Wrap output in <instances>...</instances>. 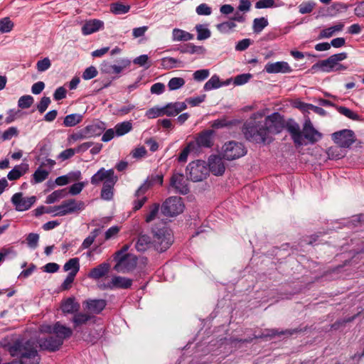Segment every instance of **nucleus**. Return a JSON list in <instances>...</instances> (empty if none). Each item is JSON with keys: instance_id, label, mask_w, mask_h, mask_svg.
I'll list each match as a JSON object with an SVG mask.
<instances>
[{"instance_id": "nucleus-1", "label": "nucleus", "mask_w": 364, "mask_h": 364, "mask_svg": "<svg viewBox=\"0 0 364 364\" xmlns=\"http://www.w3.org/2000/svg\"><path fill=\"white\" fill-rule=\"evenodd\" d=\"M63 344L61 338L51 335L39 339L38 343L32 339L16 340L8 346V351L12 357L19 360V364H39L38 346L42 350L55 352Z\"/></svg>"}, {"instance_id": "nucleus-2", "label": "nucleus", "mask_w": 364, "mask_h": 364, "mask_svg": "<svg viewBox=\"0 0 364 364\" xmlns=\"http://www.w3.org/2000/svg\"><path fill=\"white\" fill-rule=\"evenodd\" d=\"M287 129L296 147L304 144L303 136L311 144L316 143L322 138V134L314 127L309 118L305 120L302 132L299 124L293 120L287 122Z\"/></svg>"}, {"instance_id": "nucleus-3", "label": "nucleus", "mask_w": 364, "mask_h": 364, "mask_svg": "<svg viewBox=\"0 0 364 364\" xmlns=\"http://www.w3.org/2000/svg\"><path fill=\"white\" fill-rule=\"evenodd\" d=\"M117 179V176L114 175V171L112 168L106 170L105 168H101L91 177L90 182L95 186H98L102 183L101 198L104 200H109L113 197L114 186Z\"/></svg>"}, {"instance_id": "nucleus-4", "label": "nucleus", "mask_w": 364, "mask_h": 364, "mask_svg": "<svg viewBox=\"0 0 364 364\" xmlns=\"http://www.w3.org/2000/svg\"><path fill=\"white\" fill-rule=\"evenodd\" d=\"M242 133L250 141L264 143L268 139L264 124L256 121L246 122L242 127Z\"/></svg>"}, {"instance_id": "nucleus-5", "label": "nucleus", "mask_w": 364, "mask_h": 364, "mask_svg": "<svg viewBox=\"0 0 364 364\" xmlns=\"http://www.w3.org/2000/svg\"><path fill=\"white\" fill-rule=\"evenodd\" d=\"M153 247L159 252L166 251L173 242V235L170 229L166 227L153 228Z\"/></svg>"}, {"instance_id": "nucleus-6", "label": "nucleus", "mask_w": 364, "mask_h": 364, "mask_svg": "<svg viewBox=\"0 0 364 364\" xmlns=\"http://www.w3.org/2000/svg\"><path fill=\"white\" fill-rule=\"evenodd\" d=\"M209 174V171L205 161L196 160L188 164L186 167L188 178L194 182L202 181Z\"/></svg>"}, {"instance_id": "nucleus-7", "label": "nucleus", "mask_w": 364, "mask_h": 364, "mask_svg": "<svg viewBox=\"0 0 364 364\" xmlns=\"http://www.w3.org/2000/svg\"><path fill=\"white\" fill-rule=\"evenodd\" d=\"M247 154L245 145L238 141H230L225 142L222 147L221 155L228 161H233L244 156Z\"/></svg>"}, {"instance_id": "nucleus-8", "label": "nucleus", "mask_w": 364, "mask_h": 364, "mask_svg": "<svg viewBox=\"0 0 364 364\" xmlns=\"http://www.w3.org/2000/svg\"><path fill=\"white\" fill-rule=\"evenodd\" d=\"M185 205L178 196H171L166 199L161 205V213L165 216L173 217L183 213Z\"/></svg>"}, {"instance_id": "nucleus-9", "label": "nucleus", "mask_w": 364, "mask_h": 364, "mask_svg": "<svg viewBox=\"0 0 364 364\" xmlns=\"http://www.w3.org/2000/svg\"><path fill=\"white\" fill-rule=\"evenodd\" d=\"M302 330L301 328H294V329H286L284 331H279V329L272 328V329H264L261 334L254 335L253 337H249L245 339H240V342L242 343H250L253 339L256 338H274L275 336H291L294 333L301 332Z\"/></svg>"}, {"instance_id": "nucleus-10", "label": "nucleus", "mask_w": 364, "mask_h": 364, "mask_svg": "<svg viewBox=\"0 0 364 364\" xmlns=\"http://www.w3.org/2000/svg\"><path fill=\"white\" fill-rule=\"evenodd\" d=\"M84 202L75 199H68L63 201L59 205H55V210H58L55 215L63 216L84 210Z\"/></svg>"}, {"instance_id": "nucleus-11", "label": "nucleus", "mask_w": 364, "mask_h": 364, "mask_svg": "<svg viewBox=\"0 0 364 364\" xmlns=\"http://www.w3.org/2000/svg\"><path fill=\"white\" fill-rule=\"evenodd\" d=\"M264 129H267V135L269 134H277L282 131L284 127V120L279 112H274L267 116L264 122Z\"/></svg>"}, {"instance_id": "nucleus-12", "label": "nucleus", "mask_w": 364, "mask_h": 364, "mask_svg": "<svg viewBox=\"0 0 364 364\" xmlns=\"http://www.w3.org/2000/svg\"><path fill=\"white\" fill-rule=\"evenodd\" d=\"M333 141L342 148H349L355 141L354 132L350 129H343L332 134Z\"/></svg>"}, {"instance_id": "nucleus-13", "label": "nucleus", "mask_w": 364, "mask_h": 364, "mask_svg": "<svg viewBox=\"0 0 364 364\" xmlns=\"http://www.w3.org/2000/svg\"><path fill=\"white\" fill-rule=\"evenodd\" d=\"M215 132L213 129H204L197 134L193 141L195 149L198 148H211L214 144Z\"/></svg>"}, {"instance_id": "nucleus-14", "label": "nucleus", "mask_w": 364, "mask_h": 364, "mask_svg": "<svg viewBox=\"0 0 364 364\" xmlns=\"http://www.w3.org/2000/svg\"><path fill=\"white\" fill-rule=\"evenodd\" d=\"M138 259L133 255H124L114 267L118 272L129 273L133 271L137 265Z\"/></svg>"}, {"instance_id": "nucleus-15", "label": "nucleus", "mask_w": 364, "mask_h": 364, "mask_svg": "<svg viewBox=\"0 0 364 364\" xmlns=\"http://www.w3.org/2000/svg\"><path fill=\"white\" fill-rule=\"evenodd\" d=\"M11 202L18 211L28 210L36 202V197L23 198L22 193H16L11 198Z\"/></svg>"}, {"instance_id": "nucleus-16", "label": "nucleus", "mask_w": 364, "mask_h": 364, "mask_svg": "<svg viewBox=\"0 0 364 364\" xmlns=\"http://www.w3.org/2000/svg\"><path fill=\"white\" fill-rule=\"evenodd\" d=\"M223 156L211 155L208 159V171L215 176H222L225 171V166L223 161Z\"/></svg>"}, {"instance_id": "nucleus-17", "label": "nucleus", "mask_w": 364, "mask_h": 364, "mask_svg": "<svg viewBox=\"0 0 364 364\" xmlns=\"http://www.w3.org/2000/svg\"><path fill=\"white\" fill-rule=\"evenodd\" d=\"M170 185L176 192L186 195L189 192V188L183 173H174L170 180Z\"/></svg>"}, {"instance_id": "nucleus-18", "label": "nucleus", "mask_w": 364, "mask_h": 364, "mask_svg": "<svg viewBox=\"0 0 364 364\" xmlns=\"http://www.w3.org/2000/svg\"><path fill=\"white\" fill-rule=\"evenodd\" d=\"M85 309L92 314H100L107 306L105 299H87L83 302Z\"/></svg>"}, {"instance_id": "nucleus-19", "label": "nucleus", "mask_w": 364, "mask_h": 364, "mask_svg": "<svg viewBox=\"0 0 364 364\" xmlns=\"http://www.w3.org/2000/svg\"><path fill=\"white\" fill-rule=\"evenodd\" d=\"M132 280L129 278L114 276L111 281L105 285V289H112L114 288L127 289L131 287Z\"/></svg>"}, {"instance_id": "nucleus-20", "label": "nucleus", "mask_w": 364, "mask_h": 364, "mask_svg": "<svg viewBox=\"0 0 364 364\" xmlns=\"http://www.w3.org/2000/svg\"><path fill=\"white\" fill-rule=\"evenodd\" d=\"M264 70L268 73H288L291 71V68L287 62L279 61L268 63L264 67Z\"/></svg>"}, {"instance_id": "nucleus-21", "label": "nucleus", "mask_w": 364, "mask_h": 364, "mask_svg": "<svg viewBox=\"0 0 364 364\" xmlns=\"http://www.w3.org/2000/svg\"><path fill=\"white\" fill-rule=\"evenodd\" d=\"M110 269V264L103 262L92 268L88 273V277L93 279H99L108 274Z\"/></svg>"}, {"instance_id": "nucleus-22", "label": "nucleus", "mask_w": 364, "mask_h": 364, "mask_svg": "<svg viewBox=\"0 0 364 364\" xmlns=\"http://www.w3.org/2000/svg\"><path fill=\"white\" fill-rule=\"evenodd\" d=\"M164 107V114L168 117H175L181 111L186 109L187 105L185 102H177L168 103Z\"/></svg>"}, {"instance_id": "nucleus-23", "label": "nucleus", "mask_w": 364, "mask_h": 364, "mask_svg": "<svg viewBox=\"0 0 364 364\" xmlns=\"http://www.w3.org/2000/svg\"><path fill=\"white\" fill-rule=\"evenodd\" d=\"M52 332L55 334L54 336L61 338L63 342L65 339L69 338L73 334L70 328L62 325L60 322H56L53 325Z\"/></svg>"}, {"instance_id": "nucleus-24", "label": "nucleus", "mask_w": 364, "mask_h": 364, "mask_svg": "<svg viewBox=\"0 0 364 364\" xmlns=\"http://www.w3.org/2000/svg\"><path fill=\"white\" fill-rule=\"evenodd\" d=\"M60 309L64 314H74L79 311L80 304L74 297H68L61 301Z\"/></svg>"}, {"instance_id": "nucleus-25", "label": "nucleus", "mask_w": 364, "mask_h": 364, "mask_svg": "<svg viewBox=\"0 0 364 364\" xmlns=\"http://www.w3.org/2000/svg\"><path fill=\"white\" fill-rule=\"evenodd\" d=\"M103 26L104 23L102 21L97 19L90 20L85 22L82 26V33L85 36L90 35L102 28Z\"/></svg>"}, {"instance_id": "nucleus-26", "label": "nucleus", "mask_w": 364, "mask_h": 364, "mask_svg": "<svg viewBox=\"0 0 364 364\" xmlns=\"http://www.w3.org/2000/svg\"><path fill=\"white\" fill-rule=\"evenodd\" d=\"M181 53L198 54L203 55L205 53V48L200 46H195L193 43H186L175 49Z\"/></svg>"}, {"instance_id": "nucleus-27", "label": "nucleus", "mask_w": 364, "mask_h": 364, "mask_svg": "<svg viewBox=\"0 0 364 364\" xmlns=\"http://www.w3.org/2000/svg\"><path fill=\"white\" fill-rule=\"evenodd\" d=\"M153 246V239L147 235H139L135 244V248L138 252H144L151 246Z\"/></svg>"}, {"instance_id": "nucleus-28", "label": "nucleus", "mask_w": 364, "mask_h": 364, "mask_svg": "<svg viewBox=\"0 0 364 364\" xmlns=\"http://www.w3.org/2000/svg\"><path fill=\"white\" fill-rule=\"evenodd\" d=\"M88 138L100 136L105 129V125L103 122H100L97 124L87 125L85 128Z\"/></svg>"}, {"instance_id": "nucleus-29", "label": "nucleus", "mask_w": 364, "mask_h": 364, "mask_svg": "<svg viewBox=\"0 0 364 364\" xmlns=\"http://www.w3.org/2000/svg\"><path fill=\"white\" fill-rule=\"evenodd\" d=\"M337 65L338 62L336 61L333 55H331L326 60H321L316 64V66H318L322 71L327 73L334 71Z\"/></svg>"}, {"instance_id": "nucleus-30", "label": "nucleus", "mask_w": 364, "mask_h": 364, "mask_svg": "<svg viewBox=\"0 0 364 364\" xmlns=\"http://www.w3.org/2000/svg\"><path fill=\"white\" fill-rule=\"evenodd\" d=\"M92 318V316L88 314L76 312L73 317L72 321L73 323L74 328H77L82 325L86 324L88 321Z\"/></svg>"}, {"instance_id": "nucleus-31", "label": "nucleus", "mask_w": 364, "mask_h": 364, "mask_svg": "<svg viewBox=\"0 0 364 364\" xmlns=\"http://www.w3.org/2000/svg\"><path fill=\"white\" fill-rule=\"evenodd\" d=\"M193 35L179 28L173 30V39L177 41H188L193 39Z\"/></svg>"}, {"instance_id": "nucleus-32", "label": "nucleus", "mask_w": 364, "mask_h": 364, "mask_svg": "<svg viewBox=\"0 0 364 364\" xmlns=\"http://www.w3.org/2000/svg\"><path fill=\"white\" fill-rule=\"evenodd\" d=\"M181 63V60L171 57H165L161 59V66L165 70L180 67Z\"/></svg>"}, {"instance_id": "nucleus-33", "label": "nucleus", "mask_w": 364, "mask_h": 364, "mask_svg": "<svg viewBox=\"0 0 364 364\" xmlns=\"http://www.w3.org/2000/svg\"><path fill=\"white\" fill-rule=\"evenodd\" d=\"M65 272L70 271L69 273H74L77 275L80 270V262L77 257L70 259L63 266Z\"/></svg>"}, {"instance_id": "nucleus-34", "label": "nucleus", "mask_w": 364, "mask_h": 364, "mask_svg": "<svg viewBox=\"0 0 364 364\" xmlns=\"http://www.w3.org/2000/svg\"><path fill=\"white\" fill-rule=\"evenodd\" d=\"M132 129V124L130 122H123L118 123L114 127L116 136H120L129 132Z\"/></svg>"}, {"instance_id": "nucleus-35", "label": "nucleus", "mask_w": 364, "mask_h": 364, "mask_svg": "<svg viewBox=\"0 0 364 364\" xmlns=\"http://www.w3.org/2000/svg\"><path fill=\"white\" fill-rule=\"evenodd\" d=\"M268 24V20L264 17L255 18L252 23L253 32L259 33Z\"/></svg>"}, {"instance_id": "nucleus-36", "label": "nucleus", "mask_w": 364, "mask_h": 364, "mask_svg": "<svg viewBox=\"0 0 364 364\" xmlns=\"http://www.w3.org/2000/svg\"><path fill=\"white\" fill-rule=\"evenodd\" d=\"M101 229L100 228H96L93 230L88 237H87L84 241L82 242L81 245V249L85 250L88 247H90L92 244L94 242L96 237L100 234Z\"/></svg>"}, {"instance_id": "nucleus-37", "label": "nucleus", "mask_w": 364, "mask_h": 364, "mask_svg": "<svg viewBox=\"0 0 364 364\" xmlns=\"http://www.w3.org/2000/svg\"><path fill=\"white\" fill-rule=\"evenodd\" d=\"M82 120V116L79 114H71L64 118L63 124L65 127H74Z\"/></svg>"}, {"instance_id": "nucleus-38", "label": "nucleus", "mask_w": 364, "mask_h": 364, "mask_svg": "<svg viewBox=\"0 0 364 364\" xmlns=\"http://www.w3.org/2000/svg\"><path fill=\"white\" fill-rule=\"evenodd\" d=\"M67 194L68 191L66 188L55 191L47 197L46 203L48 204L53 203L60 198L65 197Z\"/></svg>"}, {"instance_id": "nucleus-39", "label": "nucleus", "mask_w": 364, "mask_h": 364, "mask_svg": "<svg viewBox=\"0 0 364 364\" xmlns=\"http://www.w3.org/2000/svg\"><path fill=\"white\" fill-rule=\"evenodd\" d=\"M129 9V5H124L121 2L112 3L110 5V10L114 14H124L127 13Z\"/></svg>"}, {"instance_id": "nucleus-40", "label": "nucleus", "mask_w": 364, "mask_h": 364, "mask_svg": "<svg viewBox=\"0 0 364 364\" xmlns=\"http://www.w3.org/2000/svg\"><path fill=\"white\" fill-rule=\"evenodd\" d=\"M234 121L228 120L226 117L218 119L211 123L213 129H218L224 127H229L235 124Z\"/></svg>"}, {"instance_id": "nucleus-41", "label": "nucleus", "mask_w": 364, "mask_h": 364, "mask_svg": "<svg viewBox=\"0 0 364 364\" xmlns=\"http://www.w3.org/2000/svg\"><path fill=\"white\" fill-rule=\"evenodd\" d=\"M196 30L198 36L197 39L199 41L205 40L210 37L211 33L205 25L198 24L196 26Z\"/></svg>"}, {"instance_id": "nucleus-42", "label": "nucleus", "mask_w": 364, "mask_h": 364, "mask_svg": "<svg viewBox=\"0 0 364 364\" xmlns=\"http://www.w3.org/2000/svg\"><path fill=\"white\" fill-rule=\"evenodd\" d=\"M338 145L337 146H331L327 151L326 154L329 159L336 160L343 157V154Z\"/></svg>"}, {"instance_id": "nucleus-43", "label": "nucleus", "mask_w": 364, "mask_h": 364, "mask_svg": "<svg viewBox=\"0 0 364 364\" xmlns=\"http://www.w3.org/2000/svg\"><path fill=\"white\" fill-rule=\"evenodd\" d=\"M220 86L221 83L219 77L216 75H214L205 82L203 89L205 91H208L213 89L219 88Z\"/></svg>"}, {"instance_id": "nucleus-44", "label": "nucleus", "mask_w": 364, "mask_h": 364, "mask_svg": "<svg viewBox=\"0 0 364 364\" xmlns=\"http://www.w3.org/2000/svg\"><path fill=\"white\" fill-rule=\"evenodd\" d=\"M348 6L341 2H334L328 9L331 16H335L339 12L346 11Z\"/></svg>"}, {"instance_id": "nucleus-45", "label": "nucleus", "mask_w": 364, "mask_h": 364, "mask_svg": "<svg viewBox=\"0 0 364 364\" xmlns=\"http://www.w3.org/2000/svg\"><path fill=\"white\" fill-rule=\"evenodd\" d=\"M236 27V23L230 20L216 25L217 29L222 33H228Z\"/></svg>"}, {"instance_id": "nucleus-46", "label": "nucleus", "mask_w": 364, "mask_h": 364, "mask_svg": "<svg viewBox=\"0 0 364 364\" xmlns=\"http://www.w3.org/2000/svg\"><path fill=\"white\" fill-rule=\"evenodd\" d=\"M337 110L340 114L344 115L345 117H346L350 119L356 120V121L360 119V115H358L357 113L353 112L351 109H350L346 107L340 106L337 108Z\"/></svg>"}, {"instance_id": "nucleus-47", "label": "nucleus", "mask_w": 364, "mask_h": 364, "mask_svg": "<svg viewBox=\"0 0 364 364\" xmlns=\"http://www.w3.org/2000/svg\"><path fill=\"white\" fill-rule=\"evenodd\" d=\"M49 175V171L41 169V167L37 168V170L33 174V179L35 183H41L45 181Z\"/></svg>"}, {"instance_id": "nucleus-48", "label": "nucleus", "mask_w": 364, "mask_h": 364, "mask_svg": "<svg viewBox=\"0 0 364 364\" xmlns=\"http://www.w3.org/2000/svg\"><path fill=\"white\" fill-rule=\"evenodd\" d=\"M26 171L23 170L21 165L16 166L9 172L7 177L10 181H15L18 179Z\"/></svg>"}, {"instance_id": "nucleus-49", "label": "nucleus", "mask_w": 364, "mask_h": 364, "mask_svg": "<svg viewBox=\"0 0 364 364\" xmlns=\"http://www.w3.org/2000/svg\"><path fill=\"white\" fill-rule=\"evenodd\" d=\"M34 99L31 95H23L18 101V106L21 109H28L33 103Z\"/></svg>"}, {"instance_id": "nucleus-50", "label": "nucleus", "mask_w": 364, "mask_h": 364, "mask_svg": "<svg viewBox=\"0 0 364 364\" xmlns=\"http://www.w3.org/2000/svg\"><path fill=\"white\" fill-rule=\"evenodd\" d=\"M159 204H158V203L152 204L150 206V210H149V213H147L145 217V221L147 223H149L151 222L152 220H154L156 218V216L159 213Z\"/></svg>"}, {"instance_id": "nucleus-51", "label": "nucleus", "mask_w": 364, "mask_h": 364, "mask_svg": "<svg viewBox=\"0 0 364 364\" xmlns=\"http://www.w3.org/2000/svg\"><path fill=\"white\" fill-rule=\"evenodd\" d=\"M185 84V80L182 77H173L168 83V87L170 90H177Z\"/></svg>"}, {"instance_id": "nucleus-52", "label": "nucleus", "mask_w": 364, "mask_h": 364, "mask_svg": "<svg viewBox=\"0 0 364 364\" xmlns=\"http://www.w3.org/2000/svg\"><path fill=\"white\" fill-rule=\"evenodd\" d=\"M194 143L193 142H189L186 147H185L181 152L178 160L179 162H186L188 158V156L191 151L195 150L194 148Z\"/></svg>"}, {"instance_id": "nucleus-53", "label": "nucleus", "mask_w": 364, "mask_h": 364, "mask_svg": "<svg viewBox=\"0 0 364 364\" xmlns=\"http://www.w3.org/2000/svg\"><path fill=\"white\" fill-rule=\"evenodd\" d=\"M14 27V23L9 18H4L0 20V31L1 33L10 32Z\"/></svg>"}, {"instance_id": "nucleus-54", "label": "nucleus", "mask_w": 364, "mask_h": 364, "mask_svg": "<svg viewBox=\"0 0 364 364\" xmlns=\"http://www.w3.org/2000/svg\"><path fill=\"white\" fill-rule=\"evenodd\" d=\"M18 135V131L16 127H11L6 130H5L1 136V139L2 141L10 140L14 136H17Z\"/></svg>"}, {"instance_id": "nucleus-55", "label": "nucleus", "mask_w": 364, "mask_h": 364, "mask_svg": "<svg viewBox=\"0 0 364 364\" xmlns=\"http://www.w3.org/2000/svg\"><path fill=\"white\" fill-rule=\"evenodd\" d=\"M131 64V61L127 59L121 60L119 65H112L111 74H119L124 68L129 67Z\"/></svg>"}, {"instance_id": "nucleus-56", "label": "nucleus", "mask_w": 364, "mask_h": 364, "mask_svg": "<svg viewBox=\"0 0 364 364\" xmlns=\"http://www.w3.org/2000/svg\"><path fill=\"white\" fill-rule=\"evenodd\" d=\"M163 115H164V107H152L149 109L146 112V117L149 119H154Z\"/></svg>"}, {"instance_id": "nucleus-57", "label": "nucleus", "mask_w": 364, "mask_h": 364, "mask_svg": "<svg viewBox=\"0 0 364 364\" xmlns=\"http://www.w3.org/2000/svg\"><path fill=\"white\" fill-rule=\"evenodd\" d=\"M87 184V182H79V183H75L74 184H73L70 188H69V191L68 193H70L71 195H77L79 194L82 190L83 189V188Z\"/></svg>"}, {"instance_id": "nucleus-58", "label": "nucleus", "mask_w": 364, "mask_h": 364, "mask_svg": "<svg viewBox=\"0 0 364 364\" xmlns=\"http://www.w3.org/2000/svg\"><path fill=\"white\" fill-rule=\"evenodd\" d=\"M75 277L76 275H75L74 273H68L67 277L65 278V279L60 286V289L63 291L70 289L72 287V284L73 283Z\"/></svg>"}, {"instance_id": "nucleus-59", "label": "nucleus", "mask_w": 364, "mask_h": 364, "mask_svg": "<svg viewBox=\"0 0 364 364\" xmlns=\"http://www.w3.org/2000/svg\"><path fill=\"white\" fill-rule=\"evenodd\" d=\"M196 13L200 16H208L212 13V9L208 4H200L196 7Z\"/></svg>"}, {"instance_id": "nucleus-60", "label": "nucleus", "mask_w": 364, "mask_h": 364, "mask_svg": "<svg viewBox=\"0 0 364 364\" xmlns=\"http://www.w3.org/2000/svg\"><path fill=\"white\" fill-rule=\"evenodd\" d=\"M314 6L315 3L314 2H304L299 6V13L301 14H309L313 11Z\"/></svg>"}, {"instance_id": "nucleus-61", "label": "nucleus", "mask_w": 364, "mask_h": 364, "mask_svg": "<svg viewBox=\"0 0 364 364\" xmlns=\"http://www.w3.org/2000/svg\"><path fill=\"white\" fill-rule=\"evenodd\" d=\"M275 6L274 0H259L255 4V8L257 9L272 8Z\"/></svg>"}, {"instance_id": "nucleus-62", "label": "nucleus", "mask_w": 364, "mask_h": 364, "mask_svg": "<svg viewBox=\"0 0 364 364\" xmlns=\"http://www.w3.org/2000/svg\"><path fill=\"white\" fill-rule=\"evenodd\" d=\"M39 235L37 233H29L26 237L28 245L31 248H36L38 246Z\"/></svg>"}, {"instance_id": "nucleus-63", "label": "nucleus", "mask_w": 364, "mask_h": 364, "mask_svg": "<svg viewBox=\"0 0 364 364\" xmlns=\"http://www.w3.org/2000/svg\"><path fill=\"white\" fill-rule=\"evenodd\" d=\"M51 65L50 60L48 58H45L43 60H38L36 64L37 70L39 72H43L48 70Z\"/></svg>"}, {"instance_id": "nucleus-64", "label": "nucleus", "mask_w": 364, "mask_h": 364, "mask_svg": "<svg viewBox=\"0 0 364 364\" xmlns=\"http://www.w3.org/2000/svg\"><path fill=\"white\" fill-rule=\"evenodd\" d=\"M97 70L94 66H90L85 69L82 73V78L84 80H90L96 77Z\"/></svg>"}]
</instances>
